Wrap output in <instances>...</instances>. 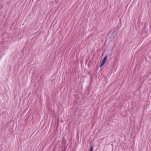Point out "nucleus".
<instances>
[{
    "instance_id": "nucleus-1",
    "label": "nucleus",
    "mask_w": 151,
    "mask_h": 151,
    "mask_svg": "<svg viewBox=\"0 0 151 151\" xmlns=\"http://www.w3.org/2000/svg\"><path fill=\"white\" fill-rule=\"evenodd\" d=\"M66 141L65 139V138L64 137H62V146L63 147H65V146L66 145Z\"/></svg>"
},
{
    "instance_id": "nucleus-2",
    "label": "nucleus",
    "mask_w": 151,
    "mask_h": 151,
    "mask_svg": "<svg viewBox=\"0 0 151 151\" xmlns=\"http://www.w3.org/2000/svg\"><path fill=\"white\" fill-rule=\"evenodd\" d=\"M107 57H108V55H106L104 56V57L103 59L101 61V63H102L104 64H105V63H106V61Z\"/></svg>"
},
{
    "instance_id": "nucleus-3",
    "label": "nucleus",
    "mask_w": 151,
    "mask_h": 151,
    "mask_svg": "<svg viewBox=\"0 0 151 151\" xmlns=\"http://www.w3.org/2000/svg\"><path fill=\"white\" fill-rule=\"evenodd\" d=\"M107 57H108V55H106L104 56V57L103 59L101 61V63H102L104 64H105V63H106V61Z\"/></svg>"
},
{
    "instance_id": "nucleus-4",
    "label": "nucleus",
    "mask_w": 151,
    "mask_h": 151,
    "mask_svg": "<svg viewBox=\"0 0 151 151\" xmlns=\"http://www.w3.org/2000/svg\"><path fill=\"white\" fill-rule=\"evenodd\" d=\"M93 146H91L90 149L89 151H93Z\"/></svg>"
},
{
    "instance_id": "nucleus-5",
    "label": "nucleus",
    "mask_w": 151,
    "mask_h": 151,
    "mask_svg": "<svg viewBox=\"0 0 151 151\" xmlns=\"http://www.w3.org/2000/svg\"><path fill=\"white\" fill-rule=\"evenodd\" d=\"M104 65V64L102 63H101L100 66L101 68L102 67V66Z\"/></svg>"
},
{
    "instance_id": "nucleus-6",
    "label": "nucleus",
    "mask_w": 151,
    "mask_h": 151,
    "mask_svg": "<svg viewBox=\"0 0 151 151\" xmlns=\"http://www.w3.org/2000/svg\"><path fill=\"white\" fill-rule=\"evenodd\" d=\"M116 30H114L113 32H112L111 33V35H113L114 33L116 31Z\"/></svg>"
},
{
    "instance_id": "nucleus-7",
    "label": "nucleus",
    "mask_w": 151,
    "mask_h": 151,
    "mask_svg": "<svg viewBox=\"0 0 151 151\" xmlns=\"http://www.w3.org/2000/svg\"><path fill=\"white\" fill-rule=\"evenodd\" d=\"M117 34V32H116L115 35H114V37H113L112 38L113 39H114V37L115 36V35H116V34Z\"/></svg>"
},
{
    "instance_id": "nucleus-8",
    "label": "nucleus",
    "mask_w": 151,
    "mask_h": 151,
    "mask_svg": "<svg viewBox=\"0 0 151 151\" xmlns=\"http://www.w3.org/2000/svg\"><path fill=\"white\" fill-rule=\"evenodd\" d=\"M99 68V67H97V68H96V70H98Z\"/></svg>"
},
{
    "instance_id": "nucleus-9",
    "label": "nucleus",
    "mask_w": 151,
    "mask_h": 151,
    "mask_svg": "<svg viewBox=\"0 0 151 151\" xmlns=\"http://www.w3.org/2000/svg\"><path fill=\"white\" fill-rule=\"evenodd\" d=\"M88 74H89V75H90L91 74V73H90V72H88Z\"/></svg>"
},
{
    "instance_id": "nucleus-10",
    "label": "nucleus",
    "mask_w": 151,
    "mask_h": 151,
    "mask_svg": "<svg viewBox=\"0 0 151 151\" xmlns=\"http://www.w3.org/2000/svg\"><path fill=\"white\" fill-rule=\"evenodd\" d=\"M111 37H110V39H111Z\"/></svg>"
}]
</instances>
